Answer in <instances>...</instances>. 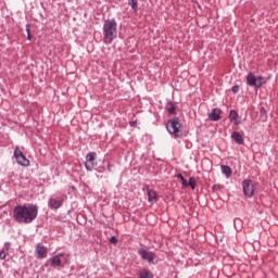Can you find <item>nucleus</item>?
I'll use <instances>...</instances> for the list:
<instances>
[{"instance_id":"f257e3e1","label":"nucleus","mask_w":278,"mask_h":278,"mask_svg":"<svg viewBox=\"0 0 278 278\" xmlns=\"http://www.w3.org/2000/svg\"><path fill=\"white\" fill-rule=\"evenodd\" d=\"M38 216V206L34 204L18 205L13 211V217L17 223H31Z\"/></svg>"},{"instance_id":"f03ea898","label":"nucleus","mask_w":278,"mask_h":278,"mask_svg":"<svg viewBox=\"0 0 278 278\" xmlns=\"http://www.w3.org/2000/svg\"><path fill=\"white\" fill-rule=\"evenodd\" d=\"M118 36V24L114 20H106L103 24V42L112 45Z\"/></svg>"},{"instance_id":"7ed1b4c3","label":"nucleus","mask_w":278,"mask_h":278,"mask_svg":"<svg viewBox=\"0 0 278 278\" xmlns=\"http://www.w3.org/2000/svg\"><path fill=\"white\" fill-rule=\"evenodd\" d=\"M243 194L251 199L255 194V182L253 180H243L242 182Z\"/></svg>"},{"instance_id":"20e7f679","label":"nucleus","mask_w":278,"mask_h":278,"mask_svg":"<svg viewBox=\"0 0 278 278\" xmlns=\"http://www.w3.org/2000/svg\"><path fill=\"white\" fill-rule=\"evenodd\" d=\"M14 157L17 162V164H20V166H29V160H27V156H25V154H23V151H21V148L16 147L14 150Z\"/></svg>"},{"instance_id":"39448f33","label":"nucleus","mask_w":278,"mask_h":278,"mask_svg":"<svg viewBox=\"0 0 278 278\" xmlns=\"http://www.w3.org/2000/svg\"><path fill=\"white\" fill-rule=\"evenodd\" d=\"M97 166V152H89L86 156L85 167L87 170H92Z\"/></svg>"},{"instance_id":"423d86ee","label":"nucleus","mask_w":278,"mask_h":278,"mask_svg":"<svg viewBox=\"0 0 278 278\" xmlns=\"http://www.w3.org/2000/svg\"><path fill=\"white\" fill-rule=\"evenodd\" d=\"M181 127V124L177 119L168 122L166 128L169 134H173L174 136L178 137L179 134H181V130L179 128Z\"/></svg>"},{"instance_id":"0eeeda50","label":"nucleus","mask_w":278,"mask_h":278,"mask_svg":"<svg viewBox=\"0 0 278 278\" xmlns=\"http://www.w3.org/2000/svg\"><path fill=\"white\" fill-rule=\"evenodd\" d=\"M35 255L37 260H46L47 255H49V249L38 243L35 249Z\"/></svg>"},{"instance_id":"6e6552de","label":"nucleus","mask_w":278,"mask_h":278,"mask_svg":"<svg viewBox=\"0 0 278 278\" xmlns=\"http://www.w3.org/2000/svg\"><path fill=\"white\" fill-rule=\"evenodd\" d=\"M138 253L140 257L142 260H146L147 262H153V260H155V254H153V252L147 251L144 249H139Z\"/></svg>"},{"instance_id":"1a4fd4ad","label":"nucleus","mask_w":278,"mask_h":278,"mask_svg":"<svg viewBox=\"0 0 278 278\" xmlns=\"http://www.w3.org/2000/svg\"><path fill=\"white\" fill-rule=\"evenodd\" d=\"M61 257H64V253H60L59 255H54L49 258L50 266H52V268H60V266H62Z\"/></svg>"},{"instance_id":"9d476101","label":"nucleus","mask_w":278,"mask_h":278,"mask_svg":"<svg viewBox=\"0 0 278 278\" xmlns=\"http://www.w3.org/2000/svg\"><path fill=\"white\" fill-rule=\"evenodd\" d=\"M63 201L60 199L51 198L48 202L49 207L51 210H59V207H62Z\"/></svg>"},{"instance_id":"9b49d317","label":"nucleus","mask_w":278,"mask_h":278,"mask_svg":"<svg viewBox=\"0 0 278 278\" xmlns=\"http://www.w3.org/2000/svg\"><path fill=\"white\" fill-rule=\"evenodd\" d=\"M220 114H222V111L220 109H213L212 112L208 114V118L210 121H220Z\"/></svg>"},{"instance_id":"f8f14e48","label":"nucleus","mask_w":278,"mask_h":278,"mask_svg":"<svg viewBox=\"0 0 278 278\" xmlns=\"http://www.w3.org/2000/svg\"><path fill=\"white\" fill-rule=\"evenodd\" d=\"M229 121L230 123H233V125H240V116L238 115V112L231 110L229 113Z\"/></svg>"},{"instance_id":"ddd939ff","label":"nucleus","mask_w":278,"mask_h":278,"mask_svg":"<svg viewBox=\"0 0 278 278\" xmlns=\"http://www.w3.org/2000/svg\"><path fill=\"white\" fill-rule=\"evenodd\" d=\"M147 192H148V201H149V203L157 202V192H155V190L148 188Z\"/></svg>"},{"instance_id":"4468645a","label":"nucleus","mask_w":278,"mask_h":278,"mask_svg":"<svg viewBox=\"0 0 278 278\" xmlns=\"http://www.w3.org/2000/svg\"><path fill=\"white\" fill-rule=\"evenodd\" d=\"M231 138L237 144H244V138H242V135L239 131H233Z\"/></svg>"},{"instance_id":"2eb2a0df","label":"nucleus","mask_w":278,"mask_h":278,"mask_svg":"<svg viewBox=\"0 0 278 278\" xmlns=\"http://www.w3.org/2000/svg\"><path fill=\"white\" fill-rule=\"evenodd\" d=\"M8 251H10V243H5L2 250L0 251V260H5Z\"/></svg>"},{"instance_id":"dca6fc26","label":"nucleus","mask_w":278,"mask_h":278,"mask_svg":"<svg viewBox=\"0 0 278 278\" xmlns=\"http://www.w3.org/2000/svg\"><path fill=\"white\" fill-rule=\"evenodd\" d=\"M222 173H224L225 177H227V179H229V177H231V175H232L231 167H229L227 165H222Z\"/></svg>"},{"instance_id":"f3484780","label":"nucleus","mask_w":278,"mask_h":278,"mask_svg":"<svg viewBox=\"0 0 278 278\" xmlns=\"http://www.w3.org/2000/svg\"><path fill=\"white\" fill-rule=\"evenodd\" d=\"M264 84H266V78H264L262 76H257L255 85H254L255 88H262V86H264Z\"/></svg>"},{"instance_id":"a211bd4d","label":"nucleus","mask_w":278,"mask_h":278,"mask_svg":"<svg viewBox=\"0 0 278 278\" xmlns=\"http://www.w3.org/2000/svg\"><path fill=\"white\" fill-rule=\"evenodd\" d=\"M256 80H257V77L253 74H249L247 77V81L249 86H255Z\"/></svg>"},{"instance_id":"6ab92c4d","label":"nucleus","mask_w":278,"mask_h":278,"mask_svg":"<svg viewBox=\"0 0 278 278\" xmlns=\"http://www.w3.org/2000/svg\"><path fill=\"white\" fill-rule=\"evenodd\" d=\"M175 110H176L175 103L168 102L166 104V111L168 112V114H173L175 112Z\"/></svg>"},{"instance_id":"aec40b11","label":"nucleus","mask_w":278,"mask_h":278,"mask_svg":"<svg viewBox=\"0 0 278 278\" xmlns=\"http://www.w3.org/2000/svg\"><path fill=\"white\" fill-rule=\"evenodd\" d=\"M188 186H190L191 190H195V188H197V178L190 177Z\"/></svg>"},{"instance_id":"412c9836","label":"nucleus","mask_w":278,"mask_h":278,"mask_svg":"<svg viewBox=\"0 0 278 278\" xmlns=\"http://www.w3.org/2000/svg\"><path fill=\"white\" fill-rule=\"evenodd\" d=\"M140 277L141 278H153V275L149 270L143 269L140 271Z\"/></svg>"},{"instance_id":"4be33fe9","label":"nucleus","mask_w":278,"mask_h":278,"mask_svg":"<svg viewBox=\"0 0 278 278\" xmlns=\"http://www.w3.org/2000/svg\"><path fill=\"white\" fill-rule=\"evenodd\" d=\"M26 31H27V39L31 40V29L29 27V24L26 25Z\"/></svg>"},{"instance_id":"5701e85b","label":"nucleus","mask_w":278,"mask_h":278,"mask_svg":"<svg viewBox=\"0 0 278 278\" xmlns=\"http://www.w3.org/2000/svg\"><path fill=\"white\" fill-rule=\"evenodd\" d=\"M128 3L132 8V10H135V12H136V10H138V2L131 1V2H128Z\"/></svg>"},{"instance_id":"b1692460","label":"nucleus","mask_w":278,"mask_h":278,"mask_svg":"<svg viewBox=\"0 0 278 278\" xmlns=\"http://www.w3.org/2000/svg\"><path fill=\"white\" fill-rule=\"evenodd\" d=\"M110 242L111 244H118V239L116 237H111Z\"/></svg>"},{"instance_id":"393cba45","label":"nucleus","mask_w":278,"mask_h":278,"mask_svg":"<svg viewBox=\"0 0 278 278\" xmlns=\"http://www.w3.org/2000/svg\"><path fill=\"white\" fill-rule=\"evenodd\" d=\"M180 181H181L182 188H188V180H186V178H182Z\"/></svg>"},{"instance_id":"a878e982","label":"nucleus","mask_w":278,"mask_h":278,"mask_svg":"<svg viewBox=\"0 0 278 278\" xmlns=\"http://www.w3.org/2000/svg\"><path fill=\"white\" fill-rule=\"evenodd\" d=\"M240 90V87L238 85L232 87V92L236 94Z\"/></svg>"},{"instance_id":"bb28decb","label":"nucleus","mask_w":278,"mask_h":278,"mask_svg":"<svg viewBox=\"0 0 278 278\" xmlns=\"http://www.w3.org/2000/svg\"><path fill=\"white\" fill-rule=\"evenodd\" d=\"M108 170L109 173H112V165L110 163L108 164Z\"/></svg>"},{"instance_id":"cd10ccee","label":"nucleus","mask_w":278,"mask_h":278,"mask_svg":"<svg viewBox=\"0 0 278 278\" xmlns=\"http://www.w3.org/2000/svg\"><path fill=\"white\" fill-rule=\"evenodd\" d=\"M177 179H180V180L185 179V178H184V175L178 174V175H177Z\"/></svg>"}]
</instances>
